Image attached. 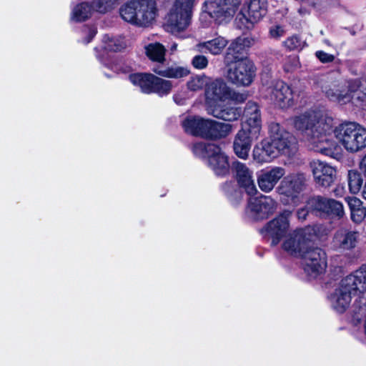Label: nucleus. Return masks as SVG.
<instances>
[{
  "label": "nucleus",
  "mask_w": 366,
  "mask_h": 366,
  "mask_svg": "<svg viewBox=\"0 0 366 366\" xmlns=\"http://www.w3.org/2000/svg\"><path fill=\"white\" fill-rule=\"evenodd\" d=\"M292 124L311 150L326 156L334 154L335 143L329 138L332 132L350 153H357L366 148L365 127L355 122H345L333 129V119L320 110L310 109L294 117Z\"/></svg>",
  "instance_id": "nucleus-1"
},
{
  "label": "nucleus",
  "mask_w": 366,
  "mask_h": 366,
  "mask_svg": "<svg viewBox=\"0 0 366 366\" xmlns=\"http://www.w3.org/2000/svg\"><path fill=\"white\" fill-rule=\"evenodd\" d=\"M358 295L355 300L359 307L366 305V264L344 277L334 292L328 297L331 307L337 312L343 313L349 308L352 295Z\"/></svg>",
  "instance_id": "nucleus-2"
},
{
  "label": "nucleus",
  "mask_w": 366,
  "mask_h": 366,
  "mask_svg": "<svg viewBox=\"0 0 366 366\" xmlns=\"http://www.w3.org/2000/svg\"><path fill=\"white\" fill-rule=\"evenodd\" d=\"M198 0H176L170 9L166 24L165 30L179 38L189 36L185 34L191 24L192 9Z\"/></svg>",
  "instance_id": "nucleus-3"
},
{
  "label": "nucleus",
  "mask_w": 366,
  "mask_h": 366,
  "mask_svg": "<svg viewBox=\"0 0 366 366\" xmlns=\"http://www.w3.org/2000/svg\"><path fill=\"white\" fill-rule=\"evenodd\" d=\"M156 12L154 0H129L119 9L123 20L139 26H147L152 24Z\"/></svg>",
  "instance_id": "nucleus-4"
},
{
  "label": "nucleus",
  "mask_w": 366,
  "mask_h": 366,
  "mask_svg": "<svg viewBox=\"0 0 366 366\" xmlns=\"http://www.w3.org/2000/svg\"><path fill=\"white\" fill-rule=\"evenodd\" d=\"M192 151L196 156L208 159V164L216 175L224 176L229 173L228 157L217 145L197 142L193 145Z\"/></svg>",
  "instance_id": "nucleus-5"
},
{
  "label": "nucleus",
  "mask_w": 366,
  "mask_h": 366,
  "mask_svg": "<svg viewBox=\"0 0 366 366\" xmlns=\"http://www.w3.org/2000/svg\"><path fill=\"white\" fill-rule=\"evenodd\" d=\"M350 93L340 91L337 89H330L326 91L327 97L333 102L344 104L352 100L357 107L366 106V76L361 79H350L347 81Z\"/></svg>",
  "instance_id": "nucleus-6"
},
{
  "label": "nucleus",
  "mask_w": 366,
  "mask_h": 366,
  "mask_svg": "<svg viewBox=\"0 0 366 366\" xmlns=\"http://www.w3.org/2000/svg\"><path fill=\"white\" fill-rule=\"evenodd\" d=\"M261 92L264 98L282 109L295 104L293 91L291 87L280 80H272L264 83L262 81Z\"/></svg>",
  "instance_id": "nucleus-7"
},
{
  "label": "nucleus",
  "mask_w": 366,
  "mask_h": 366,
  "mask_svg": "<svg viewBox=\"0 0 366 366\" xmlns=\"http://www.w3.org/2000/svg\"><path fill=\"white\" fill-rule=\"evenodd\" d=\"M227 66V78L237 86H249L256 76V66L253 61L248 59H240L229 64Z\"/></svg>",
  "instance_id": "nucleus-8"
},
{
  "label": "nucleus",
  "mask_w": 366,
  "mask_h": 366,
  "mask_svg": "<svg viewBox=\"0 0 366 366\" xmlns=\"http://www.w3.org/2000/svg\"><path fill=\"white\" fill-rule=\"evenodd\" d=\"M129 79L132 84L139 86L145 94L157 93L159 96H164L167 95L172 88V81L152 74L134 73L129 75Z\"/></svg>",
  "instance_id": "nucleus-9"
},
{
  "label": "nucleus",
  "mask_w": 366,
  "mask_h": 366,
  "mask_svg": "<svg viewBox=\"0 0 366 366\" xmlns=\"http://www.w3.org/2000/svg\"><path fill=\"white\" fill-rule=\"evenodd\" d=\"M307 207L316 215L341 219L345 215L343 204L332 198L314 196L307 201Z\"/></svg>",
  "instance_id": "nucleus-10"
},
{
  "label": "nucleus",
  "mask_w": 366,
  "mask_h": 366,
  "mask_svg": "<svg viewBox=\"0 0 366 366\" xmlns=\"http://www.w3.org/2000/svg\"><path fill=\"white\" fill-rule=\"evenodd\" d=\"M315 237V229L311 227L297 229L286 237L282 244L287 254L300 257Z\"/></svg>",
  "instance_id": "nucleus-11"
},
{
  "label": "nucleus",
  "mask_w": 366,
  "mask_h": 366,
  "mask_svg": "<svg viewBox=\"0 0 366 366\" xmlns=\"http://www.w3.org/2000/svg\"><path fill=\"white\" fill-rule=\"evenodd\" d=\"M266 13V0H249L237 14L235 18L236 25L240 29H250Z\"/></svg>",
  "instance_id": "nucleus-12"
},
{
  "label": "nucleus",
  "mask_w": 366,
  "mask_h": 366,
  "mask_svg": "<svg viewBox=\"0 0 366 366\" xmlns=\"http://www.w3.org/2000/svg\"><path fill=\"white\" fill-rule=\"evenodd\" d=\"M270 143L277 154L290 156L295 149V138L278 123L272 122L269 126Z\"/></svg>",
  "instance_id": "nucleus-13"
},
{
  "label": "nucleus",
  "mask_w": 366,
  "mask_h": 366,
  "mask_svg": "<svg viewBox=\"0 0 366 366\" xmlns=\"http://www.w3.org/2000/svg\"><path fill=\"white\" fill-rule=\"evenodd\" d=\"M300 258L305 272L311 278H316L325 272L327 256L322 249L309 246Z\"/></svg>",
  "instance_id": "nucleus-14"
},
{
  "label": "nucleus",
  "mask_w": 366,
  "mask_h": 366,
  "mask_svg": "<svg viewBox=\"0 0 366 366\" xmlns=\"http://www.w3.org/2000/svg\"><path fill=\"white\" fill-rule=\"evenodd\" d=\"M305 182L304 173H292L283 177L278 189L281 194L290 198L292 204H297L301 200L300 194L303 191Z\"/></svg>",
  "instance_id": "nucleus-15"
},
{
  "label": "nucleus",
  "mask_w": 366,
  "mask_h": 366,
  "mask_svg": "<svg viewBox=\"0 0 366 366\" xmlns=\"http://www.w3.org/2000/svg\"><path fill=\"white\" fill-rule=\"evenodd\" d=\"M277 202L269 196L260 195L251 197L247 203V212L254 219H263L272 214L277 209Z\"/></svg>",
  "instance_id": "nucleus-16"
},
{
  "label": "nucleus",
  "mask_w": 366,
  "mask_h": 366,
  "mask_svg": "<svg viewBox=\"0 0 366 366\" xmlns=\"http://www.w3.org/2000/svg\"><path fill=\"white\" fill-rule=\"evenodd\" d=\"M239 5V2L231 3L230 0H208L204 4L205 11L218 23L231 19Z\"/></svg>",
  "instance_id": "nucleus-17"
},
{
  "label": "nucleus",
  "mask_w": 366,
  "mask_h": 366,
  "mask_svg": "<svg viewBox=\"0 0 366 366\" xmlns=\"http://www.w3.org/2000/svg\"><path fill=\"white\" fill-rule=\"evenodd\" d=\"M205 99L207 108L227 101L231 96L230 88L222 79L210 81L205 88Z\"/></svg>",
  "instance_id": "nucleus-18"
},
{
  "label": "nucleus",
  "mask_w": 366,
  "mask_h": 366,
  "mask_svg": "<svg viewBox=\"0 0 366 366\" xmlns=\"http://www.w3.org/2000/svg\"><path fill=\"white\" fill-rule=\"evenodd\" d=\"M291 215L290 211L285 210L266 224L264 230L272 238V245L276 246L289 231Z\"/></svg>",
  "instance_id": "nucleus-19"
},
{
  "label": "nucleus",
  "mask_w": 366,
  "mask_h": 366,
  "mask_svg": "<svg viewBox=\"0 0 366 366\" xmlns=\"http://www.w3.org/2000/svg\"><path fill=\"white\" fill-rule=\"evenodd\" d=\"M315 183L322 187H329L336 177L335 169L328 163L320 160H313L310 163Z\"/></svg>",
  "instance_id": "nucleus-20"
},
{
  "label": "nucleus",
  "mask_w": 366,
  "mask_h": 366,
  "mask_svg": "<svg viewBox=\"0 0 366 366\" xmlns=\"http://www.w3.org/2000/svg\"><path fill=\"white\" fill-rule=\"evenodd\" d=\"M232 168L239 187L249 196L256 195L258 191L253 179V172L239 162H233Z\"/></svg>",
  "instance_id": "nucleus-21"
},
{
  "label": "nucleus",
  "mask_w": 366,
  "mask_h": 366,
  "mask_svg": "<svg viewBox=\"0 0 366 366\" xmlns=\"http://www.w3.org/2000/svg\"><path fill=\"white\" fill-rule=\"evenodd\" d=\"M245 118L244 123L242 127H246L252 137L259 138L262 130L261 112L259 106L253 102L247 103L244 111Z\"/></svg>",
  "instance_id": "nucleus-22"
},
{
  "label": "nucleus",
  "mask_w": 366,
  "mask_h": 366,
  "mask_svg": "<svg viewBox=\"0 0 366 366\" xmlns=\"http://www.w3.org/2000/svg\"><path fill=\"white\" fill-rule=\"evenodd\" d=\"M359 239V232L342 227L335 232L332 238V244L336 249L348 251L356 247Z\"/></svg>",
  "instance_id": "nucleus-23"
},
{
  "label": "nucleus",
  "mask_w": 366,
  "mask_h": 366,
  "mask_svg": "<svg viewBox=\"0 0 366 366\" xmlns=\"http://www.w3.org/2000/svg\"><path fill=\"white\" fill-rule=\"evenodd\" d=\"M208 114L226 122L238 120L242 115V110L233 102H225L218 105H212L207 108Z\"/></svg>",
  "instance_id": "nucleus-24"
},
{
  "label": "nucleus",
  "mask_w": 366,
  "mask_h": 366,
  "mask_svg": "<svg viewBox=\"0 0 366 366\" xmlns=\"http://www.w3.org/2000/svg\"><path fill=\"white\" fill-rule=\"evenodd\" d=\"M285 174V170L281 167H274L270 169L262 170L257 174L258 186L262 192H269Z\"/></svg>",
  "instance_id": "nucleus-25"
},
{
  "label": "nucleus",
  "mask_w": 366,
  "mask_h": 366,
  "mask_svg": "<svg viewBox=\"0 0 366 366\" xmlns=\"http://www.w3.org/2000/svg\"><path fill=\"white\" fill-rule=\"evenodd\" d=\"M258 138L252 137V133L246 127H242L235 135L233 148L234 153L239 158L246 159L248 157L252 142Z\"/></svg>",
  "instance_id": "nucleus-26"
},
{
  "label": "nucleus",
  "mask_w": 366,
  "mask_h": 366,
  "mask_svg": "<svg viewBox=\"0 0 366 366\" xmlns=\"http://www.w3.org/2000/svg\"><path fill=\"white\" fill-rule=\"evenodd\" d=\"M250 40L246 37H238L234 40L227 49L224 55V63L229 64L240 59H248L244 54V51L246 47H249Z\"/></svg>",
  "instance_id": "nucleus-27"
},
{
  "label": "nucleus",
  "mask_w": 366,
  "mask_h": 366,
  "mask_svg": "<svg viewBox=\"0 0 366 366\" xmlns=\"http://www.w3.org/2000/svg\"><path fill=\"white\" fill-rule=\"evenodd\" d=\"M209 122V119L194 116L187 117L182 124L187 133L206 138Z\"/></svg>",
  "instance_id": "nucleus-28"
},
{
  "label": "nucleus",
  "mask_w": 366,
  "mask_h": 366,
  "mask_svg": "<svg viewBox=\"0 0 366 366\" xmlns=\"http://www.w3.org/2000/svg\"><path fill=\"white\" fill-rule=\"evenodd\" d=\"M278 155L269 141H262L254 147L253 158L259 163L269 162Z\"/></svg>",
  "instance_id": "nucleus-29"
},
{
  "label": "nucleus",
  "mask_w": 366,
  "mask_h": 366,
  "mask_svg": "<svg viewBox=\"0 0 366 366\" xmlns=\"http://www.w3.org/2000/svg\"><path fill=\"white\" fill-rule=\"evenodd\" d=\"M228 41L222 36H217L211 40L200 42L197 44V49L199 52L207 51L212 55H219L222 53Z\"/></svg>",
  "instance_id": "nucleus-30"
},
{
  "label": "nucleus",
  "mask_w": 366,
  "mask_h": 366,
  "mask_svg": "<svg viewBox=\"0 0 366 366\" xmlns=\"http://www.w3.org/2000/svg\"><path fill=\"white\" fill-rule=\"evenodd\" d=\"M233 130L230 124L209 119L206 139H218L228 136Z\"/></svg>",
  "instance_id": "nucleus-31"
},
{
  "label": "nucleus",
  "mask_w": 366,
  "mask_h": 366,
  "mask_svg": "<svg viewBox=\"0 0 366 366\" xmlns=\"http://www.w3.org/2000/svg\"><path fill=\"white\" fill-rule=\"evenodd\" d=\"M153 71L159 76L174 79H179L187 76L190 73L188 67L180 66H172L167 68H163L161 66H157L153 68Z\"/></svg>",
  "instance_id": "nucleus-32"
},
{
  "label": "nucleus",
  "mask_w": 366,
  "mask_h": 366,
  "mask_svg": "<svg viewBox=\"0 0 366 366\" xmlns=\"http://www.w3.org/2000/svg\"><path fill=\"white\" fill-rule=\"evenodd\" d=\"M145 54L149 60L154 62L164 64L166 61V49L159 42L150 43L145 46Z\"/></svg>",
  "instance_id": "nucleus-33"
},
{
  "label": "nucleus",
  "mask_w": 366,
  "mask_h": 366,
  "mask_svg": "<svg viewBox=\"0 0 366 366\" xmlns=\"http://www.w3.org/2000/svg\"><path fill=\"white\" fill-rule=\"evenodd\" d=\"M93 11V6L88 2L77 4L72 9L71 19L76 22L84 21L91 16Z\"/></svg>",
  "instance_id": "nucleus-34"
},
{
  "label": "nucleus",
  "mask_w": 366,
  "mask_h": 366,
  "mask_svg": "<svg viewBox=\"0 0 366 366\" xmlns=\"http://www.w3.org/2000/svg\"><path fill=\"white\" fill-rule=\"evenodd\" d=\"M126 44L122 36H113L106 34L102 39V47L107 51H119Z\"/></svg>",
  "instance_id": "nucleus-35"
},
{
  "label": "nucleus",
  "mask_w": 366,
  "mask_h": 366,
  "mask_svg": "<svg viewBox=\"0 0 366 366\" xmlns=\"http://www.w3.org/2000/svg\"><path fill=\"white\" fill-rule=\"evenodd\" d=\"M348 187L351 193L357 194L362 185L363 180L361 174L355 170H350L347 174Z\"/></svg>",
  "instance_id": "nucleus-36"
},
{
  "label": "nucleus",
  "mask_w": 366,
  "mask_h": 366,
  "mask_svg": "<svg viewBox=\"0 0 366 366\" xmlns=\"http://www.w3.org/2000/svg\"><path fill=\"white\" fill-rule=\"evenodd\" d=\"M209 78L205 75H196L191 77L187 82V87L189 90L197 92L207 87L209 84Z\"/></svg>",
  "instance_id": "nucleus-37"
},
{
  "label": "nucleus",
  "mask_w": 366,
  "mask_h": 366,
  "mask_svg": "<svg viewBox=\"0 0 366 366\" xmlns=\"http://www.w3.org/2000/svg\"><path fill=\"white\" fill-rule=\"evenodd\" d=\"M222 189L231 201L237 203L242 199V193L234 182H226L222 185Z\"/></svg>",
  "instance_id": "nucleus-38"
},
{
  "label": "nucleus",
  "mask_w": 366,
  "mask_h": 366,
  "mask_svg": "<svg viewBox=\"0 0 366 366\" xmlns=\"http://www.w3.org/2000/svg\"><path fill=\"white\" fill-rule=\"evenodd\" d=\"M283 44L289 50L301 49L305 45V42L296 35L288 37Z\"/></svg>",
  "instance_id": "nucleus-39"
},
{
  "label": "nucleus",
  "mask_w": 366,
  "mask_h": 366,
  "mask_svg": "<svg viewBox=\"0 0 366 366\" xmlns=\"http://www.w3.org/2000/svg\"><path fill=\"white\" fill-rule=\"evenodd\" d=\"M191 64L194 69L202 70L207 67L209 61L207 56L198 54L192 58Z\"/></svg>",
  "instance_id": "nucleus-40"
},
{
  "label": "nucleus",
  "mask_w": 366,
  "mask_h": 366,
  "mask_svg": "<svg viewBox=\"0 0 366 366\" xmlns=\"http://www.w3.org/2000/svg\"><path fill=\"white\" fill-rule=\"evenodd\" d=\"M118 0H98L97 10L100 13H105L115 4Z\"/></svg>",
  "instance_id": "nucleus-41"
},
{
  "label": "nucleus",
  "mask_w": 366,
  "mask_h": 366,
  "mask_svg": "<svg viewBox=\"0 0 366 366\" xmlns=\"http://www.w3.org/2000/svg\"><path fill=\"white\" fill-rule=\"evenodd\" d=\"M350 214L352 222L355 223H360L366 217V208L362 206L352 212Z\"/></svg>",
  "instance_id": "nucleus-42"
},
{
  "label": "nucleus",
  "mask_w": 366,
  "mask_h": 366,
  "mask_svg": "<svg viewBox=\"0 0 366 366\" xmlns=\"http://www.w3.org/2000/svg\"><path fill=\"white\" fill-rule=\"evenodd\" d=\"M345 201L349 206L350 214L363 206L362 202L355 197H347L345 198Z\"/></svg>",
  "instance_id": "nucleus-43"
},
{
  "label": "nucleus",
  "mask_w": 366,
  "mask_h": 366,
  "mask_svg": "<svg viewBox=\"0 0 366 366\" xmlns=\"http://www.w3.org/2000/svg\"><path fill=\"white\" fill-rule=\"evenodd\" d=\"M285 34L284 28L280 25H276L270 28L269 34L272 38L280 39Z\"/></svg>",
  "instance_id": "nucleus-44"
},
{
  "label": "nucleus",
  "mask_w": 366,
  "mask_h": 366,
  "mask_svg": "<svg viewBox=\"0 0 366 366\" xmlns=\"http://www.w3.org/2000/svg\"><path fill=\"white\" fill-rule=\"evenodd\" d=\"M298 61L296 56H290L287 59V61L284 65V69L287 72L292 71L297 66Z\"/></svg>",
  "instance_id": "nucleus-45"
},
{
  "label": "nucleus",
  "mask_w": 366,
  "mask_h": 366,
  "mask_svg": "<svg viewBox=\"0 0 366 366\" xmlns=\"http://www.w3.org/2000/svg\"><path fill=\"white\" fill-rule=\"evenodd\" d=\"M318 59L323 63L332 62L334 60V56L322 51H317L315 54Z\"/></svg>",
  "instance_id": "nucleus-46"
},
{
  "label": "nucleus",
  "mask_w": 366,
  "mask_h": 366,
  "mask_svg": "<svg viewBox=\"0 0 366 366\" xmlns=\"http://www.w3.org/2000/svg\"><path fill=\"white\" fill-rule=\"evenodd\" d=\"M309 212L313 213L310 209H309L307 207V205L305 206V207L298 209L297 214L298 219L302 220L305 219Z\"/></svg>",
  "instance_id": "nucleus-47"
},
{
  "label": "nucleus",
  "mask_w": 366,
  "mask_h": 366,
  "mask_svg": "<svg viewBox=\"0 0 366 366\" xmlns=\"http://www.w3.org/2000/svg\"><path fill=\"white\" fill-rule=\"evenodd\" d=\"M86 29L87 30V32H88V37L84 41V43L88 44L92 41V39L96 35L97 29L95 28H92V27L86 28Z\"/></svg>",
  "instance_id": "nucleus-48"
},
{
  "label": "nucleus",
  "mask_w": 366,
  "mask_h": 366,
  "mask_svg": "<svg viewBox=\"0 0 366 366\" xmlns=\"http://www.w3.org/2000/svg\"><path fill=\"white\" fill-rule=\"evenodd\" d=\"M174 102L179 104V105H182L184 104V101L185 99L184 98H182L180 97V96L179 94H175L174 95Z\"/></svg>",
  "instance_id": "nucleus-49"
},
{
  "label": "nucleus",
  "mask_w": 366,
  "mask_h": 366,
  "mask_svg": "<svg viewBox=\"0 0 366 366\" xmlns=\"http://www.w3.org/2000/svg\"><path fill=\"white\" fill-rule=\"evenodd\" d=\"M360 169L363 172L365 176H366V154L362 158V161L360 162Z\"/></svg>",
  "instance_id": "nucleus-50"
},
{
  "label": "nucleus",
  "mask_w": 366,
  "mask_h": 366,
  "mask_svg": "<svg viewBox=\"0 0 366 366\" xmlns=\"http://www.w3.org/2000/svg\"><path fill=\"white\" fill-rule=\"evenodd\" d=\"M177 49V44L176 42H174L171 44L169 47V51L171 54L174 53Z\"/></svg>",
  "instance_id": "nucleus-51"
},
{
  "label": "nucleus",
  "mask_w": 366,
  "mask_h": 366,
  "mask_svg": "<svg viewBox=\"0 0 366 366\" xmlns=\"http://www.w3.org/2000/svg\"><path fill=\"white\" fill-rule=\"evenodd\" d=\"M232 1H234V0H232ZM237 1H238V2L239 3V1L238 0H235V1H232V3H235V2H237ZM230 2L232 3V1H230Z\"/></svg>",
  "instance_id": "nucleus-52"
},
{
  "label": "nucleus",
  "mask_w": 366,
  "mask_h": 366,
  "mask_svg": "<svg viewBox=\"0 0 366 366\" xmlns=\"http://www.w3.org/2000/svg\"><path fill=\"white\" fill-rule=\"evenodd\" d=\"M337 191V189H335V195L337 196L338 194L336 193V192Z\"/></svg>",
  "instance_id": "nucleus-53"
}]
</instances>
